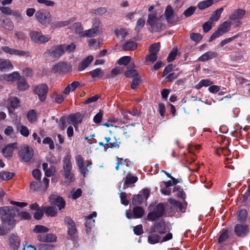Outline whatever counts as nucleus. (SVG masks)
Returning a JSON list of instances; mask_svg holds the SVG:
<instances>
[{"mask_svg": "<svg viewBox=\"0 0 250 250\" xmlns=\"http://www.w3.org/2000/svg\"><path fill=\"white\" fill-rule=\"evenodd\" d=\"M76 48V44L71 43L70 44H62L53 46L44 53L45 57H51L54 59L60 58L65 52L73 51Z\"/></svg>", "mask_w": 250, "mask_h": 250, "instance_id": "f257e3e1", "label": "nucleus"}, {"mask_svg": "<svg viewBox=\"0 0 250 250\" xmlns=\"http://www.w3.org/2000/svg\"><path fill=\"white\" fill-rule=\"evenodd\" d=\"M17 209L12 207L3 206L0 207V218L3 224L12 227L15 225V210Z\"/></svg>", "mask_w": 250, "mask_h": 250, "instance_id": "f03ea898", "label": "nucleus"}, {"mask_svg": "<svg viewBox=\"0 0 250 250\" xmlns=\"http://www.w3.org/2000/svg\"><path fill=\"white\" fill-rule=\"evenodd\" d=\"M154 6H150L148 8V18L147 23L155 31H159L162 28L163 24L160 18L157 17V13L154 10Z\"/></svg>", "mask_w": 250, "mask_h": 250, "instance_id": "7ed1b4c3", "label": "nucleus"}, {"mask_svg": "<svg viewBox=\"0 0 250 250\" xmlns=\"http://www.w3.org/2000/svg\"><path fill=\"white\" fill-rule=\"evenodd\" d=\"M62 163L64 176L69 183H71L73 181L74 174L71 172L72 164L71 155H67L65 156L62 159Z\"/></svg>", "mask_w": 250, "mask_h": 250, "instance_id": "20e7f679", "label": "nucleus"}, {"mask_svg": "<svg viewBox=\"0 0 250 250\" xmlns=\"http://www.w3.org/2000/svg\"><path fill=\"white\" fill-rule=\"evenodd\" d=\"M36 20L42 25L46 26L50 24L52 16L50 13L47 10H38L35 14Z\"/></svg>", "mask_w": 250, "mask_h": 250, "instance_id": "39448f33", "label": "nucleus"}, {"mask_svg": "<svg viewBox=\"0 0 250 250\" xmlns=\"http://www.w3.org/2000/svg\"><path fill=\"white\" fill-rule=\"evenodd\" d=\"M31 41L36 43L43 44L48 42L51 39L48 35H43L41 31H32L29 33Z\"/></svg>", "mask_w": 250, "mask_h": 250, "instance_id": "423d86ee", "label": "nucleus"}, {"mask_svg": "<svg viewBox=\"0 0 250 250\" xmlns=\"http://www.w3.org/2000/svg\"><path fill=\"white\" fill-rule=\"evenodd\" d=\"M165 208L162 204H159L153 210L148 213L147 219L148 221H154L161 217L164 214Z\"/></svg>", "mask_w": 250, "mask_h": 250, "instance_id": "0eeeda50", "label": "nucleus"}, {"mask_svg": "<svg viewBox=\"0 0 250 250\" xmlns=\"http://www.w3.org/2000/svg\"><path fill=\"white\" fill-rule=\"evenodd\" d=\"M231 22L229 21H225L220 25L209 38V42H211L222 35L228 32L230 28Z\"/></svg>", "mask_w": 250, "mask_h": 250, "instance_id": "6e6552de", "label": "nucleus"}, {"mask_svg": "<svg viewBox=\"0 0 250 250\" xmlns=\"http://www.w3.org/2000/svg\"><path fill=\"white\" fill-rule=\"evenodd\" d=\"M48 90V86L45 83L40 84L33 86L34 93L38 96L39 100L42 102L46 100Z\"/></svg>", "mask_w": 250, "mask_h": 250, "instance_id": "1a4fd4ad", "label": "nucleus"}, {"mask_svg": "<svg viewBox=\"0 0 250 250\" xmlns=\"http://www.w3.org/2000/svg\"><path fill=\"white\" fill-rule=\"evenodd\" d=\"M19 154L24 162H27L33 157L34 150L31 147L24 145L21 147Z\"/></svg>", "mask_w": 250, "mask_h": 250, "instance_id": "9d476101", "label": "nucleus"}, {"mask_svg": "<svg viewBox=\"0 0 250 250\" xmlns=\"http://www.w3.org/2000/svg\"><path fill=\"white\" fill-rule=\"evenodd\" d=\"M1 49L5 53L10 55H16L19 57H27L29 56L28 52L12 48L7 46H3Z\"/></svg>", "mask_w": 250, "mask_h": 250, "instance_id": "9b49d317", "label": "nucleus"}, {"mask_svg": "<svg viewBox=\"0 0 250 250\" xmlns=\"http://www.w3.org/2000/svg\"><path fill=\"white\" fill-rule=\"evenodd\" d=\"M71 69V66L66 62H60L54 65L52 71L55 73H67Z\"/></svg>", "mask_w": 250, "mask_h": 250, "instance_id": "f8f14e48", "label": "nucleus"}, {"mask_svg": "<svg viewBox=\"0 0 250 250\" xmlns=\"http://www.w3.org/2000/svg\"><path fill=\"white\" fill-rule=\"evenodd\" d=\"M49 199L51 204L56 205L60 210L64 208L65 203L62 197L57 195L53 194L50 196Z\"/></svg>", "mask_w": 250, "mask_h": 250, "instance_id": "ddd939ff", "label": "nucleus"}, {"mask_svg": "<svg viewBox=\"0 0 250 250\" xmlns=\"http://www.w3.org/2000/svg\"><path fill=\"white\" fill-rule=\"evenodd\" d=\"M166 225L163 220H161L155 222L154 226L150 228V231L152 232H157L160 234L164 233L166 232Z\"/></svg>", "mask_w": 250, "mask_h": 250, "instance_id": "4468645a", "label": "nucleus"}, {"mask_svg": "<svg viewBox=\"0 0 250 250\" xmlns=\"http://www.w3.org/2000/svg\"><path fill=\"white\" fill-rule=\"evenodd\" d=\"M76 164L80 172L83 175V177H85L88 172L87 168L84 167V160L81 155H78L75 156Z\"/></svg>", "mask_w": 250, "mask_h": 250, "instance_id": "2eb2a0df", "label": "nucleus"}, {"mask_svg": "<svg viewBox=\"0 0 250 250\" xmlns=\"http://www.w3.org/2000/svg\"><path fill=\"white\" fill-rule=\"evenodd\" d=\"M64 222L68 229V234L73 236L77 231L75 223L69 217L67 216L64 218Z\"/></svg>", "mask_w": 250, "mask_h": 250, "instance_id": "dca6fc26", "label": "nucleus"}, {"mask_svg": "<svg viewBox=\"0 0 250 250\" xmlns=\"http://www.w3.org/2000/svg\"><path fill=\"white\" fill-rule=\"evenodd\" d=\"M133 215L131 213H130L128 211H126V216L128 219H131L132 218H139L143 216L144 214V210L143 208L141 207H136L134 208L133 209Z\"/></svg>", "mask_w": 250, "mask_h": 250, "instance_id": "f3484780", "label": "nucleus"}, {"mask_svg": "<svg viewBox=\"0 0 250 250\" xmlns=\"http://www.w3.org/2000/svg\"><path fill=\"white\" fill-rule=\"evenodd\" d=\"M76 20L75 18H71L64 21H55L50 23V27L53 29L62 27L67 26Z\"/></svg>", "mask_w": 250, "mask_h": 250, "instance_id": "a211bd4d", "label": "nucleus"}, {"mask_svg": "<svg viewBox=\"0 0 250 250\" xmlns=\"http://www.w3.org/2000/svg\"><path fill=\"white\" fill-rule=\"evenodd\" d=\"M17 147L16 143L9 144L5 146L1 150L3 156L6 157H11L12 156L14 149Z\"/></svg>", "mask_w": 250, "mask_h": 250, "instance_id": "6ab92c4d", "label": "nucleus"}, {"mask_svg": "<svg viewBox=\"0 0 250 250\" xmlns=\"http://www.w3.org/2000/svg\"><path fill=\"white\" fill-rule=\"evenodd\" d=\"M76 34L78 35L80 37H83L84 31L81 22H77L73 23L69 27Z\"/></svg>", "mask_w": 250, "mask_h": 250, "instance_id": "aec40b11", "label": "nucleus"}, {"mask_svg": "<svg viewBox=\"0 0 250 250\" xmlns=\"http://www.w3.org/2000/svg\"><path fill=\"white\" fill-rule=\"evenodd\" d=\"M104 139L105 140L106 143L104 144L103 142H99V145L100 146H103L105 148L106 146H107L108 144H109L111 147H119L120 142L119 141V140L116 139L115 137H114L113 139H111L109 137H105Z\"/></svg>", "mask_w": 250, "mask_h": 250, "instance_id": "412c9836", "label": "nucleus"}, {"mask_svg": "<svg viewBox=\"0 0 250 250\" xmlns=\"http://www.w3.org/2000/svg\"><path fill=\"white\" fill-rule=\"evenodd\" d=\"M165 16L167 22L172 23L175 22L174 10L170 5H167L165 9Z\"/></svg>", "mask_w": 250, "mask_h": 250, "instance_id": "4be33fe9", "label": "nucleus"}, {"mask_svg": "<svg viewBox=\"0 0 250 250\" xmlns=\"http://www.w3.org/2000/svg\"><path fill=\"white\" fill-rule=\"evenodd\" d=\"M57 237L52 233L41 234L38 236V239L43 242H53L56 241Z\"/></svg>", "mask_w": 250, "mask_h": 250, "instance_id": "5701e85b", "label": "nucleus"}, {"mask_svg": "<svg viewBox=\"0 0 250 250\" xmlns=\"http://www.w3.org/2000/svg\"><path fill=\"white\" fill-rule=\"evenodd\" d=\"M9 245L14 250L18 249L20 245V239L17 235L11 234L9 238Z\"/></svg>", "mask_w": 250, "mask_h": 250, "instance_id": "b1692460", "label": "nucleus"}, {"mask_svg": "<svg viewBox=\"0 0 250 250\" xmlns=\"http://www.w3.org/2000/svg\"><path fill=\"white\" fill-rule=\"evenodd\" d=\"M20 74L18 72H14L8 74H3L0 77V80L7 82L15 81L20 78Z\"/></svg>", "mask_w": 250, "mask_h": 250, "instance_id": "393cba45", "label": "nucleus"}, {"mask_svg": "<svg viewBox=\"0 0 250 250\" xmlns=\"http://www.w3.org/2000/svg\"><path fill=\"white\" fill-rule=\"evenodd\" d=\"M234 231L237 236H244L248 232L249 229L247 225H237Z\"/></svg>", "mask_w": 250, "mask_h": 250, "instance_id": "a878e982", "label": "nucleus"}, {"mask_svg": "<svg viewBox=\"0 0 250 250\" xmlns=\"http://www.w3.org/2000/svg\"><path fill=\"white\" fill-rule=\"evenodd\" d=\"M0 25L6 30L10 31H12L14 28V23L9 18L3 20L1 22L0 20Z\"/></svg>", "mask_w": 250, "mask_h": 250, "instance_id": "bb28decb", "label": "nucleus"}, {"mask_svg": "<svg viewBox=\"0 0 250 250\" xmlns=\"http://www.w3.org/2000/svg\"><path fill=\"white\" fill-rule=\"evenodd\" d=\"M93 60V57L92 56H89L85 58L82 62L80 63L78 66V69L79 71L83 70L86 68L91 62Z\"/></svg>", "mask_w": 250, "mask_h": 250, "instance_id": "cd10ccee", "label": "nucleus"}, {"mask_svg": "<svg viewBox=\"0 0 250 250\" xmlns=\"http://www.w3.org/2000/svg\"><path fill=\"white\" fill-rule=\"evenodd\" d=\"M217 56V53L214 52L208 51L203 54L198 58V61L205 62Z\"/></svg>", "mask_w": 250, "mask_h": 250, "instance_id": "c85d7f7f", "label": "nucleus"}, {"mask_svg": "<svg viewBox=\"0 0 250 250\" xmlns=\"http://www.w3.org/2000/svg\"><path fill=\"white\" fill-rule=\"evenodd\" d=\"M80 83L78 81H74L71 83L68 84L64 89L63 93L65 95H68L70 92L74 91L79 86Z\"/></svg>", "mask_w": 250, "mask_h": 250, "instance_id": "c756f323", "label": "nucleus"}, {"mask_svg": "<svg viewBox=\"0 0 250 250\" xmlns=\"http://www.w3.org/2000/svg\"><path fill=\"white\" fill-rule=\"evenodd\" d=\"M17 87L19 90L25 91L28 89L29 85L23 78H20L18 79Z\"/></svg>", "mask_w": 250, "mask_h": 250, "instance_id": "7c9ffc66", "label": "nucleus"}, {"mask_svg": "<svg viewBox=\"0 0 250 250\" xmlns=\"http://www.w3.org/2000/svg\"><path fill=\"white\" fill-rule=\"evenodd\" d=\"M137 177L133 176L131 173H128L126 176L125 181L124 184L123 189H125L127 187V184H134L137 182Z\"/></svg>", "mask_w": 250, "mask_h": 250, "instance_id": "2f4dec72", "label": "nucleus"}, {"mask_svg": "<svg viewBox=\"0 0 250 250\" xmlns=\"http://www.w3.org/2000/svg\"><path fill=\"white\" fill-rule=\"evenodd\" d=\"M11 15L14 17L15 20L18 23H21L24 20L22 11L14 10Z\"/></svg>", "mask_w": 250, "mask_h": 250, "instance_id": "473e14b6", "label": "nucleus"}, {"mask_svg": "<svg viewBox=\"0 0 250 250\" xmlns=\"http://www.w3.org/2000/svg\"><path fill=\"white\" fill-rule=\"evenodd\" d=\"M44 211L46 215L51 217L56 216L58 213L57 208L52 206L44 207Z\"/></svg>", "mask_w": 250, "mask_h": 250, "instance_id": "72a5a7b5", "label": "nucleus"}, {"mask_svg": "<svg viewBox=\"0 0 250 250\" xmlns=\"http://www.w3.org/2000/svg\"><path fill=\"white\" fill-rule=\"evenodd\" d=\"M10 103V107L9 108V112H11L12 109L14 110L17 108L19 104V101L16 97H11L8 99Z\"/></svg>", "mask_w": 250, "mask_h": 250, "instance_id": "f704fd0d", "label": "nucleus"}, {"mask_svg": "<svg viewBox=\"0 0 250 250\" xmlns=\"http://www.w3.org/2000/svg\"><path fill=\"white\" fill-rule=\"evenodd\" d=\"M137 47V43L133 41H128L124 44L122 49L124 50H133Z\"/></svg>", "mask_w": 250, "mask_h": 250, "instance_id": "c9c22d12", "label": "nucleus"}, {"mask_svg": "<svg viewBox=\"0 0 250 250\" xmlns=\"http://www.w3.org/2000/svg\"><path fill=\"white\" fill-rule=\"evenodd\" d=\"M0 68L1 70H6L12 69L13 66L9 60H2L0 62Z\"/></svg>", "mask_w": 250, "mask_h": 250, "instance_id": "e433bc0d", "label": "nucleus"}, {"mask_svg": "<svg viewBox=\"0 0 250 250\" xmlns=\"http://www.w3.org/2000/svg\"><path fill=\"white\" fill-rule=\"evenodd\" d=\"M101 24V21L99 19H96L93 20L92 28L98 33L99 35L102 33Z\"/></svg>", "mask_w": 250, "mask_h": 250, "instance_id": "4c0bfd02", "label": "nucleus"}, {"mask_svg": "<svg viewBox=\"0 0 250 250\" xmlns=\"http://www.w3.org/2000/svg\"><path fill=\"white\" fill-rule=\"evenodd\" d=\"M89 73L92 78H101L103 77L104 75V72L100 68H96L92 71H91Z\"/></svg>", "mask_w": 250, "mask_h": 250, "instance_id": "58836bf2", "label": "nucleus"}, {"mask_svg": "<svg viewBox=\"0 0 250 250\" xmlns=\"http://www.w3.org/2000/svg\"><path fill=\"white\" fill-rule=\"evenodd\" d=\"M245 14V10L239 9L235 11L231 16H230L229 19L231 20L239 19L242 18Z\"/></svg>", "mask_w": 250, "mask_h": 250, "instance_id": "ea45409f", "label": "nucleus"}, {"mask_svg": "<svg viewBox=\"0 0 250 250\" xmlns=\"http://www.w3.org/2000/svg\"><path fill=\"white\" fill-rule=\"evenodd\" d=\"M68 119L69 123L72 124L75 127L81 122L80 117L75 115H70L68 116Z\"/></svg>", "mask_w": 250, "mask_h": 250, "instance_id": "a19ab883", "label": "nucleus"}, {"mask_svg": "<svg viewBox=\"0 0 250 250\" xmlns=\"http://www.w3.org/2000/svg\"><path fill=\"white\" fill-rule=\"evenodd\" d=\"M223 11V8L222 7L217 9L216 11L214 12L212 16L209 18V20L213 22L217 21L219 19Z\"/></svg>", "mask_w": 250, "mask_h": 250, "instance_id": "79ce46f5", "label": "nucleus"}, {"mask_svg": "<svg viewBox=\"0 0 250 250\" xmlns=\"http://www.w3.org/2000/svg\"><path fill=\"white\" fill-rule=\"evenodd\" d=\"M160 46L161 45L160 42L152 44L149 48V52L157 55V54L160 50Z\"/></svg>", "mask_w": 250, "mask_h": 250, "instance_id": "37998d69", "label": "nucleus"}, {"mask_svg": "<svg viewBox=\"0 0 250 250\" xmlns=\"http://www.w3.org/2000/svg\"><path fill=\"white\" fill-rule=\"evenodd\" d=\"M160 236L157 234H152L148 237V242L151 244H154L159 242Z\"/></svg>", "mask_w": 250, "mask_h": 250, "instance_id": "c03bdc74", "label": "nucleus"}, {"mask_svg": "<svg viewBox=\"0 0 250 250\" xmlns=\"http://www.w3.org/2000/svg\"><path fill=\"white\" fill-rule=\"evenodd\" d=\"M171 204L172 207L175 208L177 211L185 212V208L180 202L172 200Z\"/></svg>", "mask_w": 250, "mask_h": 250, "instance_id": "a18cd8bd", "label": "nucleus"}, {"mask_svg": "<svg viewBox=\"0 0 250 250\" xmlns=\"http://www.w3.org/2000/svg\"><path fill=\"white\" fill-rule=\"evenodd\" d=\"M212 4L213 0H206L200 2L198 4V6L200 9L203 10L210 6Z\"/></svg>", "mask_w": 250, "mask_h": 250, "instance_id": "49530a36", "label": "nucleus"}, {"mask_svg": "<svg viewBox=\"0 0 250 250\" xmlns=\"http://www.w3.org/2000/svg\"><path fill=\"white\" fill-rule=\"evenodd\" d=\"M14 176V173L7 171L0 172V178L3 180L7 181L11 179Z\"/></svg>", "mask_w": 250, "mask_h": 250, "instance_id": "de8ad7c7", "label": "nucleus"}, {"mask_svg": "<svg viewBox=\"0 0 250 250\" xmlns=\"http://www.w3.org/2000/svg\"><path fill=\"white\" fill-rule=\"evenodd\" d=\"M212 82L208 79L202 80L196 86L197 89H200L203 86H208L212 84Z\"/></svg>", "mask_w": 250, "mask_h": 250, "instance_id": "09e8293b", "label": "nucleus"}, {"mask_svg": "<svg viewBox=\"0 0 250 250\" xmlns=\"http://www.w3.org/2000/svg\"><path fill=\"white\" fill-rule=\"evenodd\" d=\"M115 34L117 37H121L122 41H124L125 39L126 36L128 34L127 31L123 28L116 30L115 31Z\"/></svg>", "mask_w": 250, "mask_h": 250, "instance_id": "8fccbe9b", "label": "nucleus"}, {"mask_svg": "<svg viewBox=\"0 0 250 250\" xmlns=\"http://www.w3.org/2000/svg\"><path fill=\"white\" fill-rule=\"evenodd\" d=\"M34 232L35 233H44L46 232L49 231V229L48 228L42 226V225H36L35 226L34 229Z\"/></svg>", "mask_w": 250, "mask_h": 250, "instance_id": "3c124183", "label": "nucleus"}, {"mask_svg": "<svg viewBox=\"0 0 250 250\" xmlns=\"http://www.w3.org/2000/svg\"><path fill=\"white\" fill-rule=\"evenodd\" d=\"M27 118L30 122H35L37 120V115L35 110H30L27 114Z\"/></svg>", "mask_w": 250, "mask_h": 250, "instance_id": "603ef678", "label": "nucleus"}, {"mask_svg": "<svg viewBox=\"0 0 250 250\" xmlns=\"http://www.w3.org/2000/svg\"><path fill=\"white\" fill-rule=\"evenodd\" d=\"M121 71L122 70L120 69V67H116L111 70L110 74H108L106 76L105 78L108 79L110 77L114 78L116 76L120 74L121 73Z\"/></svg>", "mask_w": 250, "mask_h": 250, "instance_id": "864d4df0", "label": "nucleus"}, {"mask_svg": "<svg viewBox=\"0 0 250 250\" xmlns=\"http://www.w3.org/2000/svg\"><path fill=\"white\" fill-rule=\"evenodd\" d=\"M99 35L92 28L84 31L83 37H94Z\"/></svg>", "mask_w": 250, "mask_h": 250, "instance_id": "5fc2aeb1", "label": "nucleus"}, {"mask_svg": "<svg viewBox=\"0 0 250 250\" xmlns=\"http://www.w3.org/2000/svg\"><path fill=\"white\" fill-rule=\"evenodd\" d=\"M131 60V57L129 56H124L120 59H119L117 63L119 65H126L128 64Z\"/></svg>", "mask_w": 250, "mask_h": 250, "instance_id": "6e6d98bb", "label": "nucleus"}, {"mask_svg": "<svg viewBox=\"0 0 250 250\" xmlns=\"http://www.w3.org/2000/svg\"><path fill=\"white\" fill-rule=\"evenodd\" d=\"M229 235L227 230L223 229L218 239V242L221 243L228 238Z\"/></svg>", "mask_w": 250, "mask_h": 250, "instance_id": "4d7b16f0", "label": "nucleus"}, {"mask_svg": "<svg viewBox=\"0 0 250 250\" xmlns=\"http://www.w3.org/2000/svg\"><path fill=\"white\" fill-rule=\"evenodd\" d=\"M144 200L143 197L141 195H135L132 199V204L134 205H141Z\"/></svg>", "mask_w": 250, "mask_h": 250, "instance_id": "13d9d810", "label": "nucleus"}, {"mask_svg": "<svg viewBox=\"0 0 250 250\" xmlns=\"http://www.w3.org/2000/svg\"><path fill=\"white\" fill-rule=\"evenodd\" d=\"M107 12V9L105 7H99L96 9L92 10L91 13L94 14L96 15H101Z\"/></svg>", "mask_w": 250, "mask_h": 250, "instance_id": "bf43d9fd", "label": "nucleus"}, {"mask_svg": "<svg viewBox=\"0 0 250 250\" xmlns=\"http://www.w3.org/2000/svg\"><path fill=\"white\" fill-rule=\"evenodd\" d=\"M44 213V208H40L36 210L35 213L34 214V217L36 220H40L43 216Z\"/></svg>", "mask_w": 250, "mask_h": 250, "instance_id": "052dcab7", "label": "nucleus"}, {"mask_svg": "<svg viewBox=\"0 0 250 250\" xmlns=\"http://www.w3.org/2000/svg\"><path fill=\"white\" fill-rule=\"evenodd\" d=\"M196 7L190 6L184 12V15L186 17H189L195 12Z\"/></svg>", "mask_w": 250, "mask_h": 250, "instance_id": "680f3d73", "label": "nucleus"}, {"mask_svg": "<svg viewBox=\"0 0 250 250\" xmlns=\"http://www.w3.org/2000/svg\"><path fill=\"white\" fill-rule=\"evenodd\" d=\"M125 74V76L128 78L133 77L134 78V77L139 76L137 71L135 69L128 70L126 71Z\"/></svg>", "mask_w": 250, "mask_h": 250, "instance_id": "e2e57ef3", "label": "nucleus"}, {"mask_svg": "<svg viewBox=\"0 0 250 250\" xmlns=\"http://www.w3.org/2000/svg\"><path fill=\"white\" fill-rule=\"evenodd\" d=\"M14 10L11 9L10 7L7 6H1L0 7V11L3 14L6 15H11Z\"/></svg>", "mask_w": 250, "mask_h": 250, "instance_id": "0e129e2a", "label": "nucleus"}, {"mask_svg": "<svg viewBox=\"0 0 250 250\" xmlns=\"http://www.w3.org/2000/svg\"><path fill=\"white\" fill-rule=\"evenodd\" d=\"M157 59V55L150 53L146 57V64H148V62H153Z\"/></svg>", "mask_w": 250, "mask_h": 250, "instance_id": "69168bd1", "label": "nucleus"}, {"mask_svg": "<svg viewBox=\"0 0 250 250\" xmlns=\"http://www.w3.org/2000/svg\"><path fill=\"white\" fill-rule=\"evenodd\" d=\"M177 55V50L173 49L172 51L169 53L167 58V62H171L173 60H175L176 56Z\"/></svg>", "mask_w": 250, "mask_h": 250, "instance_id": "338daca9", "label": "nucleus"}, {"mask_svg": "<svg viewBox=\"0 0 250 250\" xmlns=\"http://www.w3.org/2000/svg\"><path fill=\"white\" fill-rule=\"evenodd\" d=\"M140 79L141 77L139 75L133 78L131 85L132 89L136 88L139 85L140 83Z\"/></svg>", "mask_w": 250, "mask_h": 250, "instance_id": "774afa93", "label": "nucleus"}]
</instances>
